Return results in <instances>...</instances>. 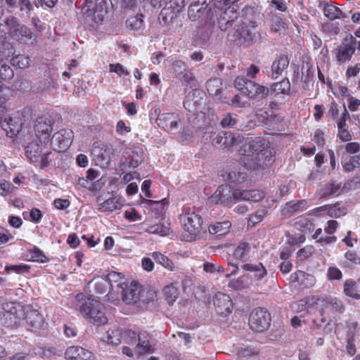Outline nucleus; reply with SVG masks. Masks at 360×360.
Instances as JSON below:
<instances>
[{
  "instance_id": "obj_1",
  "label": "nucleus",
  "mask_w": 360,
  "mask_h": 360,
  "mask_svg": "<svg viewBox=\"0 0 360 360\" xmlns=\"http://www.w3.org/2000/svg\"><path fill=\"white\" fill-rule=\"evenodd\" d=\"M264 198L262 191L258 189L240 190L232 188L230 186L220 185L209 198V202L230 207L238 201L259 202Z\"/></svg>"
},
{
  "instance_id": "obj_2",
  "label": "nucleus",
  "mask_w": 360,
  "mask_h": 360,
  "mask_svg": "<svg viewBox=\"0 0 360 360\" xmlns=\"http://www.w3.org/2000/svg\"><path fill=\"white\" fill-rule=\"evenodd\" d=\"M76 300L79 302L78 307L81 315L89 323L97 326L108 323V319L104 311V306L99 301L83 293H78L76 295Z\"/></svg>"
},
{
  "instance_id": "obj_3",
  "label": "nucleus",
  "mask_w": 360,
  "mask_h": 360,
  "mask_svg": "<svg viewBox=\"0 0 360 360\" xmlns=\"http://www.w3.org/2000/svg\"><path fill=\"white\" fill-rule=\"evenodd\" d=\"M179 220L185 234L182 236V240L193 241L199 237L203 219L201 215L191 207H184L182 213L179 216Z\"/></svg>"
},
{
  "instance_id": "obj_4",
  "label": "nucleus",
  "mask_w": 360,
  "mask_h": 360,
  "mask_svg": "<svg viewBox=\"0 0 360 360\" xmlns=\"http://www.w3.org/2000/svg\"><path fill=\"white\" fill-rule=\"evenodd\" d=\"M207 14L210 22L213 25L217 24L219 28L222 31L227 30L238 17V13L234 7L225 8L214 4L209 8Z\"/></svg>"
},
{
  "instance_id": "obj_5",
  "label": "nucleus",
  "mask_w": 360,
  "mask_h": 360,
  "mask_svg": "<svg viewBox=\"0 0 360 360\" xmlns=\"http://www.w3.org/2000/svg\"><path fill=\"white\" fill-rule=\"evenodd\" d=\"M5 25L11 38L13 40L24 44H34L37 42V36L31 29L21 24L16 17H7Z\"/></svg>"
},
{
  "instance_id": "obj_6",
  "label": "nucleus",
  "mask_w": 360,
  "mask_h": 360,
  "mask_svg": "<svg viewBox=\"0 0 360 360\" xmlns=\"http://www.w3.org/2000/svg\"><path fill=\"white\" fill-rule=\"evenodd\" d=\"M108 0H86L85 5L82 8L84 17V23L94 27L101 24L107 13Z\"/></svg>"
},
{
  "instance_id": "obj_7",
  "label": "nucleus",
  "mask_w": 360,
  "mask_h": 360,
  "mask_svg": "<svg viewBox=\"0 0 360 360\" xmlns=\"http://www.w3.org/2000/svg\"><path fill=\"white\" fill-rule=\"evenodd\" d=\"M233 84L235 88L251 99L264 98L269 93L268 87L248 79L244 76H237Z\"/></svg>"
},
{
  "instance_id": "obj_8",
  "label": "nucleus",
  "mask_w": 360,
  "mask_h": 360,
  "mask_svg": "<svg viewBox=\"0 0 360 360\" xmlns=\"http://www.w3.org/2000/svg\"><path fill=\"white\" fill-rule=\"evenodd\" d=\"M257 23L255 21H250L248 24L242 22L236 25L232 33L229 34L230 40L237 44H242L245 42H254L259 39L260 33L257 30Z\"/></svg>"
},
{
  "instance_id": "obj_9",
  "label": "nucleus",
  "mask_w": 360,
  "mask_h": 360,
  "mask_svg": "<svg viewBox=\"0 0 360 360\" xmlns=\"http://www.w3.org/2000/svg\"><path fill=\"white\" fill-rule=\"evenodd\" d=\"M271 321L270 313L264 308L257 307L250 314L248 324L254 332L263 333L269 329Z\"/></svg>"
},
{
  "instance_id": "obj_10",
  "label": "nucleus",
  "mask_w": 360,
  "mask_h": 360,
  "mask_svg": "<svg viewBox=\"0 0 360 360\" xmlns=\"http://www.w3.org/2000/svg\"><path fill=\"white\" fill-rule=\"evenodd\" d=\"M274 162V156L271 149L266 148L257 153L255 158H246L243 160V165L247 169L258 170L264 169L271 165Z\"/></svg>"
},
{
  "instance_id": "obj_11",
  "label": "nucleus",
  "mask_w": 360,
  "mask_h": 360,
  "mask_svg": "<svg viewBox=\"0 0 360 360\" xmlns=\"http://www.w3.org/2000/svg\"><path fill=\"white\" fill-rule=\"evenodd\" d=\"M25 306L15 302H5L2 304L4 311V316L8 320V326L11 327L20 326L22 324V317L25 314Z\"/></svg>"
},
{
  "instance_id": "obj_12",
  "label": "nucleus",
  "mask_w": 360,
  "mask_h": 360,
  "mask_svg": "<svg viewBox=\"0 0 360 360\" xmlns=\"http://www.w3.org/2000/svg\"><path fill=\"white\" fill-rule=\"evenodd\" d=\"M25 312L22 317L21 326H25L29 330L33 332H37L45 327V319L38 310L26 306Z\"/></svg>"
},
{
  "instance_id": "obj_13",
  "label": "nucleus",
  "mask_w": 360,
  "mask_h": 360,
  "mask_svg": "<svg viewBox=\"0 0 360 360\" xmlns=\"http://www.w3.org/2000/svg\"><path fill=\"white\" fill-rule=\"evenodd\" d=\"M165 6L161 10L159 19L164 25L173 22L185 6L184 0H167Z\"/></svg>"
},
{
  "instance_id": "obj_14",
  "label": "nucleus",
  "mask_w": 360,
  "mask_h": 360,
  "mask_svg": "<svg viewBox=\"0 0 360 360\" xmlns=\"http://www.w3.org/2000/svg\"><path fill=\"white\" fill-rule=\"evenodd\" d=\"M73 134V131L71 129H61L55 132L50 142L53 150L58 153L67 150L72 142Z\"/></svg>"
},
{
  "instance_id": "obj_15",
  "label": "nucleus",
  "mask_w": 360,
  "mask_h": 360,
  "mask_svg": "<svg viewBox=\"0 0 360 360\" xmlns=\"http://www.w3.org/2000/svg\"><path fill=\"white\" fill-rule=\"evenodd\" d=\"M316 304L323 307L321 309L322 316L327 312L333 314H341L345 311L344 302L336 297L318 298Z\"/></svg>"
},
{
  "instance_id": "obj_16",
  "label": "nucleus",
  "mask_w": 360,
  "mask_h": 360,
  "mask_svg": "<svg viewBox=\"0 0 360 360\" xmlns=\"http://www.w3.org/2000/svg\"><path fill=\"white\" fill-rule=\"evenodd\" d=\"M53 120L51 117L41 116L37 117L34 124V132L39 141L44 140V145L49 140L50 134L53 130Z\"/></svg>"
},
{
  "instance_id": "obj_17",
  "label": "nucleus",
  "mask_w": 360,
  "mask_h": 360,
  "mask_svg": "<svg viewBox=\"0 0 360 360\" xmlns=\"http://www.w3.org/2000/svg\"><path fill=\"white\" fill-rule=\"evenodd\" d=\"M265 145L266 142L264 139L260 138H256L245 142L243 144L240 150L243 155L240 158L241 162L243 164V160L246 158H255L257 153H260L267 148Z\"/></svg>"
},
{
  "instance_id": "obj_18",
  "label": "nucleus",
  "mask_w": 360,
  "mask_h": 360,
  "mask_svg": "<svg viewBox=\"0 0 360 360\" xmlns=\"http://www.w3.org/2000/svg\"><path fill=\"white\" fill-rule=\"evenodd\" d=\"M140 285L137 282L126 283L122 288L117 292L120 297L127 304L136 303L139 301L141 291Z\"/></svg>"
},
{
  "instance_id": "obj_19",
  "label": "nucleus",
  "mask_w": 360,
  "mask_h": 360,
  "mask_svg": "<svg viewBox=\"0 0 360 360\" xmlns=\"http://www.w3.org/2000/svg\"><path fill=\"white\" fill-rule=\"evenodd\" d=\"M213 302L215 310L219 315L225 316L232 312L233 304L229 295L218 292L215 294Z\"/></svg>"
},
{
  "instance_id": "obj_20",
  "label": "nucleus",
  "mask_w": 360,
  "mask_h": 360,
  "mask_svg": "<svg viewBox=\"0 0 360 360\" xmlns=\"http://www.w3.org/2000/svg\"><path fill=\"white\" fill-rule=\"evenodd\" d=\"M157 122L160 127L168 132L176 130L181 124L179 115L172 112H165L159 115Z\"/></svg>"
},
{
  "instance_id": "obj_21",
  "label": "nucleus",
  "mask_w": 360,
  "mask_h": 360,
  "mask_svg": "<svg viewBox=\"0 0 360 360\" xmlns=\"http://www.w3.org/2000/svg\"><path fill=\"white\" fill-rule=\"evenodd\" d=\"M290 283L295 288H309L314 285L315 278L309 274L298 270L290 275Z\"/></svg>"
},
{
  "instance_id": "obj_22",
  "label": "nucleus",
  "mask_w": 360,
  "mask_h": 360,
  "mask_svg": "<svg viewBox=\"0 0 360 360\" xmlns=\"http://www.w3.org/2000/svg\"><path fill=\"white\" fill-rule=\"evenodd\" d=\"M151 335L146 331H141L138 334V343L136 349L139 354H147L155 352V345L150 342Z\"/></svg>"
},
{
  "instance_id": "obj_23",
  "label": "nucleus",
  "mask_w": 360,
  "mask_h": 360,
  "mask_svg": "<svg viewBox=\"0 0 360 360\" xmlns=\"http://www.w3.org/2000/svg\"><path fill=\"white\" fill-rule=\"evenodd\" d=\"M206 89L209 94L222 103H228L229 98L223 94V83L220 78L210 79L206 83Z\"/></svg>"
},
{
  "instance_id": "obj_24",
  "label": "nucleus",
  "mask_w": 360,
  "mask_h": 360,
  "mask_svg": "<svg viewBox=\"0 0 360 360\" xmlns=\"http://www.w3.org/2000/svg\"><path fill=\"white\" fill-rule=\"evenodd\" d=\"M309 206V200L307 199L291 200L285 204L282 213L283 216L290 217L297 212L304 211Z\"/></svg>"
},
{
  "instance_id": "obj_25",
  "label": "nucleus",
  "mask_w": 360,
  "mask_h": 360,
  "mask_svg": "<svg viewBox=\"0 0 360 360\" xmlns=\"http://www.w3.org/2000/svg\"><path fill=\"white\" fill-rule=\"evenodd\" d=\"M349 118V115L345 107L341 117L337 122L338 136L342 142L349 141L352 139V134L348 130V126L346 122Z\"/></svg>"
},
{
  "instance_id": "obj_26",
  "label": "nucleus",
  "mask_w": 360,
  "mask_h": 360,
  "mask_svg": "<svg viewBox=\"0 0 360 360\" xmlns=\"http://www.w3.org/2000/svg\"><path fill=\"white\" fill-rule=\"evenodd\" d=\"M290 59L286 54H281L273 61L271 70V77L274 79L282 75L283 72L288 68Z\"/></svg>"
},
{
  "instance_id": "obj_27",
  "label": "nucleus",
  "mask_w": 360,
  "mask_h": 360,
  "mask_svg": "<svg viewBox=\"0 0 360 360\" xmlns=\"http://www.w3.org/2000/svg\"><path fill=\"white\" fill-rule=\"evenodd\" d=\"M257 248V245L248 242H240L235 248L233 256V257L241 262H246L250 257L252 250Z\"/></svg>"
},
{
  "instance_id": "obj_28",
  "label": "nucleus",
  "mask_w": 360,
  "mask_h": 360,
  "mask_svg": "<svg viewBox=\"0 0 360 360\" xmlns=\"http://www.w3.org/2000/svg\"><path fill=\"white\" fill-rule=\"evenodd\" d=\"M43 144L40 141H33L25 147V156L30 162H38L42 153Z\"/></svg>"
},
{
  "instance_id": "obj_29",
  "label": "nucleus",
  "mask_w": 360,
  "mask_h": 360,
  "mask_svg": "<svg viewBox=\"0 0 360 360\" xmlns=\"http://www.w3.org/2000/svg\"><path fill=\"white\" fill-rule=\"evenodd\" d=\"M355 47L351 43L342 44L338 46L335 51V54L338 62L345 63L346 61L350 60L355 52Z\"/></svg>"
},
{
  "instance_id": "obj_30",
  "label": "nucleus",
  "mask_w": 360,
  "mask_h": 360,
  "mask_svg": "<svg viewBox=\"0 0 360 360\" xmlns=\"http://www.w3.org/2000/svg\"><path fill=\"white\" fill-rule=\"evenodd\" d=\"M105 281H107V283L110 285V289L115 290L117 293L127 283L124 276L121 273L113 271L107 275Z\"/></svg>"
},
{
  "instance_id": "obj_31",
  "label": "nucleus",
  "mask_w": 360,
  "mask_h": 360,
  "mask_svg": "<svg viewBox=\"0 0 360 360\" xmlns=\"http://www.w3.org/2000/svg\"><path fill=\"white\" fill-rule=\"evenodd\" d=\"M344 294L354 300H360V289L357 281L352 278L345 280L343 284Z\"/></svg>"
},
{
  "instance_id": "obj_32",
  "label": "nucleus",
  "mask_w": 360,
  "mask_h": 360,
  "mask_svg": "<svg viewBox=\"0 0 360 360\" xmlns=\"http://www.w3.org/2000/svg\"><path fill=\"white\" fill-rule=\"evenodd\" d=\"M241 268L246 271L255 273V278L257 281L262 280L267 275V270L262 263L249 264L246 263L241 266Z\"/></svg>"
},
{
  "instance_id": "obj_33",
  "label": "nucleus",
  "mask_w": 360,
  "mask_h": 360,
  "mask_svg": "<svg viewBox=\"0 0 360 360\" xmlns=\"http://www.w3.org/2000/svg\"><path fill=\"white\" fill-rule=\"evenodd\" d=\"M231 227V222L229 220H225L210 224L208 227V231L210 234L225 236L230 232Z\"/></svg>"
},
{
  "instance_id": "obj_34",
  "label": "nucleus",
  "mask_w": 360,
  "mask_h": 360,
  "mask_svg": "<svg viewBox=\"0 0 360 360\" xmlns=\"http://www.w3.org/2000/svg\"><path fill=\"white\" fill-rule=\"evenodd\" d=\"M294 227L304 233H311L315 228V224L311 219L301 217L294 224Z\"/></svg>"
},
{
  "instance_id": "obj_35",
  "label": "nucleus",
  "mask_w": 360,
  "mask_h": 360,
  "mask_svg": "<svg viewBox=\"0 0 360 360\" xmlns=\"http://www.w3.org/2000/svg\"><path fill=\"white\" fill-rule=\"evenodd\" d=\"M342 166L345 172H351L360 168V153L344 159L342 161Z\"/></svg>"
},
{
  "instance_id": "obj_36",
  "label": "nucleus",
  "mask_w": 360,
  "mask_h": 360,
  "mask_svg": "<svg viewBox=\"0 0 360 360\" xmlns=\"http://www.w3.org/2000/svg\"><path fill=\"white\" fill-rule=\"evenodd\" d=\"M13 118L9 117L7 120L5 119L3 120V117L0 116V127H1L6 133V135L9 137L15 136L20 131V127L15 125L12 123Z\"/></svg>"
},
{
  "instance_id": "obj_37",
  "label": "nucleus",
  "mask_w": 360,
  "mask_h": 360,
  "mask_svg": "<svg viewBox=\"0 0 360 360\" xmlns=\"http://www.w3.org/2000/svg\"><path fill=\"white\" fill-rule=\"evenodd\" d=\"M122 206V204L119 200L116 197L112 196L99 204V210L102 212H112L115 210H120Z\"/></svg>"
},
{
  "instance_id": "obj_38",
  "label": "nucleus",
  "mask_w": 360,
  "mask_h": 360,
  "mask_svg": "<svg viewBox=\"0 0 360 360\" xmlns=\"http://www.w3.org/2000/svg\"><path fill=\"white\" fill-rule=\"evenodd\" d=\"M205 4V1H204L202 4V6L200 7V0H198L197 1H194L191 4V5L188 7V15L190 18L193 17L194 18H202L204 15V13L207 12V6L206 5L205 7L203 5Z\"/></svg>"
},
{
  "instance_id": "obj_39",
  "label": "nucleus",
  "mask_w": 360,
  "mask_h": 360,
  "mask_svg": "<svg viewBox=\"0 0 360 360\" xmlns=\"http://www.w3.org/2000/svg\"><path fill=\"white\" fill-rule=\"evenodd\" d=\"M221 176L236 185L240 184L247 180V174L242 172L231 171L226 172V174H222Z\"/></svg>"
},
{
  "instance_id": "obj_40",
  "label": "nucleus",
  "mask_w": 360,
  "mask_h": 360,
  "mask_svg": "<svg viewBox=\"0 0 360 360\" xmlns=\"http://www.w3.org/2000/svg\"><path fill=\"white\" fill-rule=\"evenodd\" d=\"M323 13L324 15L330 20L340 19L345 17L342 11L338 7L332 4H326L325 6L323 8Z\"/></svg>"
},
{
  "instance_id": "obj_41",
  "label": "nucleus",
  "mask_w": 360,
  "mask_h": 360,
  "mask_svg": "<svg viewBox=\"0 0 360 360\" xmlns=\"http://www.w3.org/2000/svg\"><path fill=\"white\" fill-rule=\"evenodd\" d=\"M122 329L120 328H110L107 331V336L105 341L108 344L113 345H118L122 342Z\"/></svg>"
},
{
  "instance_id": "obj_42",
  "label": "nucleus",
  "mask_w": 360,
  "mask_h": 360,
  "mask_svg": "<svg viewBox=\"0 0 360 360\" xmlns=\"http://www.w3.org/2000/svg\"><path fill=\"white\" fill-rule=\"evenodd\" d=\"M176 77L181 82L186 83V84L189 85L191 88L197 86V79L193 75L191 70L188 67L185 68V70L182 71V74H179Z\"/></svg>"
},
{
  "instance_id": "obj_43",
  "label": "nucleus",
  "mask_w": 360,
  "mask_h": 360,
  "mask_svg": "<svg viewBox=\"0 0 360 360\" xmlns=\"http://www.w3.org/2000/svg\"><path fill=\"white\" fill-rule=\"evenodd\" d=\"M271 91L276 94H288L290 91V83L288 79L274 83L271 86Z\"/></svg>"
},
{
  "instance_id": "obj_44",
  "label": "nucleus",
  "mask_w": 360,
  "mask_h": 360,
  "mask_svg": "<svg viewBox=\"0 0 360 360\" xmlns=\"http://www.w3.org/2000/svg\"><path fill=\"white\" fill-rule=\"evenodd\" d=\"M152 257L157 263L161 264L165 268L169 270L173 269L174 263L166 255L160 252H154L152 254Z\"/></svg>"
},
{
  "instance_id": "obj_45",
  "label": "nucleus",
  "mask_w": 360,
  "mask_h": 360,
  "mask_svg": "<svg viewBox=\"0 0 360 360\" xmlns=\"http://www.w3.org/2000/svg\"><path fill=\"white\" fill-rule=\"evenodd\" d=\"M164 292L169 304H172L179 297L178 289L173 283L165 286Z\"/></svg>"
},
{
  "instance_id": "obj_46",
  "label": "nucleus",
  "mask_w": 360,
  "mask_h": 360,
  "mask_svg": "<svg viewBox=\"0 0 360 360\" xmlns=\"http://www.w3.org/2000/svg\"><path fill=\"white\" fill-rule=\"evenodd\" d=\"M143 15H133L129 17L126 20V26L127 28L131 30H140L143 25V20L142 18Z\"/></svg>"
},
{
  "instance_id": "obj_47",
  "label": "nucleus",
  "mask_w": 360,
  "mask_h": 360,
  "mask_svg": "<svg viewBox=\"0 0 360 360\" xmlns=\"http://www.w3.org/2000/svg\"><path fill=\"white\" fill-rule=\"evenodd\" d=\"M266 213L267 211L265 210H259L254 214H250L248 219V227L252 228L255 226L263 220Z\"/></svg>"
},
{
  "instance_id": "obj_48",
  "label": "nucleus",
  "mask_w": 360,
  "mask_h": 360,
  "mask_svg": "<svg viewBox=\"0 0 360 360\" xmlns=\"http://www.w3.org/2000/svg\"><path fill=\"white\" fill-rule=\"evenodd\" d=\"M30 57L24 54H18L13 56L11 58V63L13 66L19 68H27L30 65Z\"/></svg>"
},
{
  "instance_id": "obj_49",
  "label": "nucleus",
  "mask_w": 360,
  "mask_h": 360,
  "mask_svg": "<svg viewBox=\"0 0 360 360\" xmlns=\"http://www.w3.org/2000/svg\"><path fill=\"white\" fill-rule=\"evenodd\" d=\"M238 116L234 114L227 113L220 121V124L223 128H236L237 129Z\"/></svg>"
},
{
  "instance_id": "obj_50",
  "label": "nucleus",
  "mask_w": 360,
  "mask_h": 360,
  "mask_svg": "<svg viewBox=\"0 0 360 360\" xmlns=\"http://www.w3.org/2000/svg\"><path fill=\"white\" fill-rule=\"evenodd\" d=\"M341 193V183H337L336 181H331L327 184L324 188V195H339Z\"/></svg>"
},
{
  "instance_id": "obj_51",
  "label": "nucleus",
  "mask_w": 360,
  "mask_h": 360,
  "mask_svg": "<svg viewBox=\"0 0 360 360\" xmlns=\"http://www.w3.org/2000/svg\"><path fill=\"white\" fill-rule=\"evenodd\" d=\"M326 212L329 217L338 218L346 214V210L345 207H340L337 204L334 205H326Z\"/></svg>"
},
{
  "instance_id": "obj_52",
  "label": "nucleus",
  "mask_w": 360,
  "mask_h": 360,
  "mask_svg": "<svg viewBox=\"0 0 360 360\" xmlns=\"http://www.w3.org/2000/svg\"><path fill=\"white\" fill-rule=\"evenodd\" d=\"M122 342L134 345L136 342L138 335L131 329H122Z\"/></svg>"
},
{
  "instance_id": "obj_53",
  "label": "nucleus",
  "mask_w": 360,
  "mask_h": 360,
  "mask_svg": "<svg viewBox=\"0 0 360 360\" xmlns=\"http://www.w3.org/2000/svg\"><path fill=\"white\" fill-rule=\"evenodd\" d=\"M315 252L313 245H306L300 249L297 253V257L299 260H304L309 258Z\"/></svg>"
},
{
  "instance_id": "obj_54",
  "label": "nucleus",
  "mask_w": 360,
  "mask_h": 360,
  "mask_svg": "<svg viewBox=\"0 0 360 360\" xmlns=\"http://www.w3.org/2000/svg\"><path fill=\"white\" fill-rule=\"evenodd\" d=\"M13 77V71L11 67L0 60V79L6 80Z\"/></svg>"
},
{
  "instance_id": "obj_55",
  "label": "nucleus",
  "mask_w": 360,
  "mask_h": 360,
  "mask_svg": "<svg viewBox=\"0 0 360 360\" xmlns=\"http://www.w3.org/2000/svg\"><path fill=\"white\" fill-rule=\"evenodd\" d=\"M223 136H224V141H222L224 148H229L236 144L238 139L233 133L224 131Z\"/></svg>"
},
{
  "instance_id": "obj_56",
  "label": "nucleus",
  "mask_w": 360,
  "mask_h": 360,
  "mask_svg": "<svg viewBox=\"0 0 360 360\" xmlns=\"http://www.w3.org/2000/svg\"><path fill=\"white\" fill-rule=\"evenodd\" d=\"M15 187L9 181L2 180L0 182V195L6 196L14 192Z\"/></svg>"
},
{
  "instance_id": "obj_57",
  "label": "nucleus",
  "mask_w": 360,
  "mask_h": 360,
  "mask_svg": "<svg viewBox=\"0 0 360 360\" xmlns=\"http://www.w3.org/2000/svg\"><path fill=\"white\" fill-rule=\"evenodd\" d=\"M327 278L329 281H340L342 277V273L336 266H330L327 270Z\"/></svg>"
},
{
  "instance_id": "obj_58",
  "label": "nucleus",
  "mask_w": 360,
  "mask_h": 360,
  "mask_svg": "<svg viewBox=\"0 0 360 360\" xmlns=\"http://www.w3.org/2000/svg\"><path fill=\"white\" fill-rule=\"evenodd\" d=\"M82 352V347L71 346L69 347L65 352V357L70 360H77L79 352Z\"/></svg>"
},
{
  "instance_id": "obj_59",
  "label": "nucleus",
  "mask_w": 360,
  "mask_h": 360,
  "mask_svg": "<svg viewBox=\"0 0 360 360\" xmlns=\"http://www.w3.org/2000/svg\"><path fill=\"white\" fill-rule=\"evenodd\" d=\"M30 267L25 264H20L18 265H6L5 266V271L9 273L13 271L16 274H22L23 272H28Z\"/></svg>"
},
{
  "instance_id": "obj_60",
  "label": "nucleus",
  "mask_w": 360,
  "mask_h": 360,
  "mask_svg": "<svg viewBox=\"0 0 360 360\" xmlns=\"http://www.w3.org/2000/svg\"><path fill=\"white\" fill-rule=\"evenodd\" d=\"M149 232L160 234V236H167L169 233L170 229L167 226L158 224L149 228Z\"/></svg>"
},
{
  "instance_id": "obj_61",
  "label": "nucleus",
  "mask_w": 360,
  "mask_h": 360,
  "mask_svg": "<svg viewBox=\"0 0 360 360\" xmlns=\"http://www.w3.org/2000/svg\"><path fill=\"white\" fill-rule=\"evenodd\" d=\"M109 70L111 72H115L120 77L122 75L128 76L130 74L129 72L119 63L115 64H110Z\"/></svg>"
},
{
  "instance_id": "obj_62",
  "label": "nucleus",
  "mask_w": 360,
  "mask_h": 360,
  "mask_svg": "<svg viewBox=\"0 0 360 360\" xmlns=\"http://www.w3.org/2000/svg\"><path fill=\"white\" fill-rule=\"evenodd\" d=\"M187 67L186 63L181 60H176L172 63V69L176 77L182 74V71L185 70Z\"/></svg>"
},
{
  "instance_id": "obj_63",
  "label": "nucleus",
  "mask_w": 360,
  "mask_h": 360,
  "mask_svg": "<svg viewBox=\"0 0 360 360\" xmlns=\"http://www.w3.org/2000/svg\"><path fill=\"white\" fill-rule=\"evenodd\" d=\"M124 218L127 219L129 221L133 222L141 220V216L136 210V209L132 208L131 210L125 211Z\"/></svg>"
},
{
  "instance_id": "obj_64",
  "label": "nucleus",
  "mask_w": 360,
  "mask_h": 360,
  "mask_svg": "<svg viewBox=\"0 0 360 360\" xmlns=\"http://www.w3.org/2000/svg\"><path fill=\"white\" fill-rule=\"evenodd\" d=\"M345 148L347 153L356 155L360 151V143L358 142H349L345 145Z\"/></svg>"
}]
</instances>
